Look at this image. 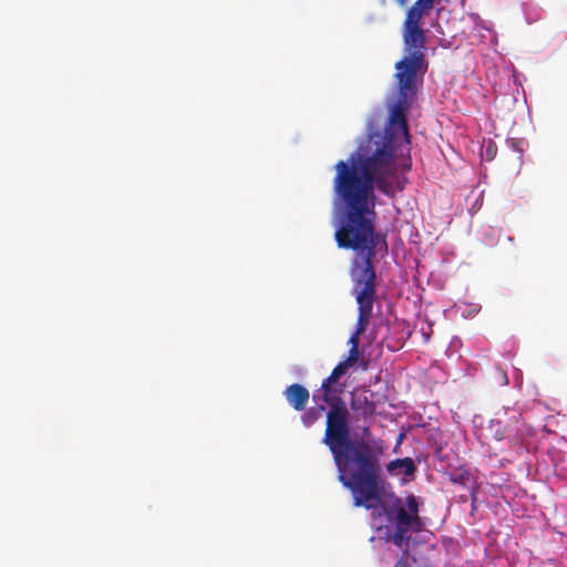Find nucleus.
Listing matches in <instances>:
<instances>
[{
  "mask_svg": "<svg viewBox=\"0 0 567 567\" xmlns=\"http://www.w3.org/2000/svg\"><path fill=\"white\" fill-rule=\"evenodd\" d=\"M395 70L398 96L384 132L370 130L358 150L334 165L333 192L377 198L378 189L394 196L395 187L390 181L395 175L394 153L399 148L410 152L406 113L416 93L417 76L427 71L425 54H405L395 63Z\"/></svg>",
  "mask_w": 567,
  "mask_h": 567,
  "instance_id": "f257e3e1",
  "label": "nucleus"
},
{
  "mask_svg": "<svg viewBox=\"0 0 567 567\" xmlns=\"http://www.w3.org/2000/svg\"><path fill=\"white\" fill-rule=\"evenodd\" d=\"M346 383L322 381V401L329 406L322 443L329 449L338 472V481L353 495L357 507L371 509L380 501L382 478V441L370 444L352 440L349 410L342 399Z\"/></svg>",
  "mask_w": 567,
  "mask_h": 567,
  "instance_id": "f03ea898",
  "label": "nucleus"
},
{
  "mask_svg": "<svg viewBox=\"0 0 567 567\" xmlns=\"http://www.w3.org/2000/svg\"><path fill=\"white\" fill-rule=\"evenodd\" d=\"M333 199L341 212L334 233L338 247L362 254V259L355 260L351 272L352 293L359 310L354 332L361 334L369 326L377 293L373 267L379 239L375 231L377 198L333 192Z\"/></svg>",
  "mask_w": 567,
  "mask_h": 567,
  "instance_id": "7ed1b4c3",
  "label": "nucleus"
},
{
  "mask_svg": "<svg viewBox=\"0 0 567 567\" xmlns=\"http://www.w3.org/2000/svg\"><path fill=\"white\" fill-rule=\"evenodd\" d=\"M419 506L417 498L411 494L405 502L393 496L389 504L383 506V511L388 519L395 523V526L419 527L421 523Z\"/></svg>",
  "mask_w": 567,
  "mask_h": 567,
  "instance_id": "20e7f679",
  "label": "nucleus"
},
{
  "mask_svg": "<svg viewBox=\"0 0 567 567\" xmlns=\"http://www.w3.org/2000/svg\"><path fill=\"white\" fill-rule=\"evenodd\" d=\"M403 42L406 54H424L425 32L421 25L403 24Z\"/></svg>",
  "mask_w": 567,
  "mask_h": 567,
  "instance_id": "39448f33",
  "label": "nucleus"
},
{
  "mask_svg": "<svg viewBox=\"0 0 567 567\" xmlns=\"http://www.w3.org/2000/svg\"><path fill=\"white\" fill-rule=\"evenodd\" d=\"M284 395L296 411H303L309 402L310 393L306 386L293 383L286 388Z\"/></svg>",
  "mask_w": 567,
  "mask_h": 567,
  "instance_id": "423d86ee",
  "label": "nucleus"
},
{
  "mask_svg": "<svg viewBox=\"0 0 567 567\" xmlns=\"http://www.w3.org/2000/svg\"><path fill=\"white\" fill-rule=\"evenodd\" d=\"M351 409L363 419L371 417L375 414V404L367 395V391L351 392Z\"/></svg>",
  "mask_w": 567,
  "mask_h": 567,
  "instance_id": "0eeeda50",
  "label": "nucleus"
},
{
  "mask_svg": "<svg viewBox=\"0 0 567 567\" xmlns=\"http://www.w3.org/2000/svg\"><path fill=\"white\" fill-rule=\"evenodd\" d=\"M434 6V0H417L408 10L403 24L421 25L424 14Z\"/></svg>",
  "mask_w": 567,
  "mask_h": 567,
  "instance_id": "6e6552de",
  "label": "nucleus"
},
{
  "mask_svg": "<svg viewBox=\"0 0 567 567\" xmlns=\"http://www.w3.org/2000/svg\"><path fill=\"white\" fill-rule=\"evenodd\" d=\"M386 470L389 473H395L396 470H401L404 473V475L412 476L416 471V466L411 457H404L389 462L386 465Z\"/></svg>",
  "mask_w": 567,
  "mask_h": 567,
  "instance_id": "1a4fd4ad",
  "label": "nucleus"
},
{
  "mask_svg": "<svg viewBox=\"0 0 567 567\" xmlns=\"http://www.w3.org/2000/svg\"><path fill=\"white\" fill-rule=\"evenodd\" d=\"M324 406L310 408L301 415V421L305 426H311L320 417V411H323Z\"/></svg>",
  "mask_w": 567,
  "mask_h": 567,
  "instance_id": "9d476101",
  "label": "nucleus"
},
{
  "mask_svg": "<svg viewBox=\"0 0 567 567\" xmlns=\"http://www.w3.org/2000/svg\"><path fill=\"white\" fill-rule=\"evenodd\" d=\"M412 527L406 526H395L394 533L392 535V542L396 546H402L403 542L409 539V533Z\"/></svg>",
  "mask_w": 567,
  "mask_h": 567,
  "instance_id": "9b49d317",
  "label": "nucleus"
},
{
  "mask_svg": "<svg viewBox=\"0 0 567 567\" xmlns=\"http://www.w3.org/2000/svg\"><path fill=\"white\" fill-rule=\"evenodd\" d=\"M349 369L342 363L339 362L333 370L331 371L330 375L327 377L323 381H330V382H340V378L347 373Z\"/></svg>",
  "mask_w": 567,
  "mask_h": 567,
  "instance_id": "f8f14e48",
  "label": "nucleus"
},
{
  "mask_svg": "<svg viewBox=\"0 0 567 567\" xmlns=\"http://www.w3.org/2000/svg\"><path fill=\"white\" fill-rule=\"evenodd\" d=\"M359 348H350L349 355L341 362L350 369L359 361Z\"/></svg>",
  "mask_w": 567,
  "mask_h": 567,
  "instance_id": "ddd939ff",
  "label": "nucleus"
},
{
  "mask_svg": "<svg viewBox=\"0 0 567 567\" xmlns=\"http://www.w3.org/2000/svg\"><path fill=\"white\" fill-rule=\"evenodd\" d=\"M470 472L467 471H460L458 473H453L451 476V481L453 483L466 485V482L470 480Z\"/></svg>",
  "mask_w": 567,
  "mask_h": 567,
  "instance_id": "4468645a",
  "label": "nucleus"
},
{
  "mask_svg": "<svg viewBox=\"0 0 567 567\" xmlns=\"http://www.w3.org/2000/svg\"><path fill=\"white\" fill-rule=\"evenodd\" d=\"M359 343H360V334H357L355 332H353L351 334V337L349 338V344L351 346V348H359Z\"/></svg>",
  "mask_w": 567,
  "mask_h": 567,
  "instance_id": "2eb2a0df",
  "label": "nucleus"
},
{
  "mask_svg": "<svg viewBox=\"0 0 567 567\" xmlns=\"http://www.w3.org/2000/svg\"><path fill=\"white\" fill-rule=\"evenodd\" d=\"M394 567H409V564L405 559L400 558L395 564Z\"/></svg>",
  "mask_w": 567,
  "mask_h": 567,
  "instance_id": "dca6fc26",
  "label": "nucleus"
},
{
  "mask_svg": "<svg viewBox=\"0 0 567 567\" xmlns=\"http://www.w3.org/2000/svg\"><path fill=\"white\" fill-rule=\"evenodd\" d=\"M381 2L384 4L385 0H381ZM396 2L400 7H405L408 4L409 0H396Z\"/></svg>",
  "mask_w": 567,
  "mask_h": 567,
  "instance_id": "f3484780",
  "label": "nucleus"
},
{
  "mask_svg": "<svg viewBox=\"0 0 567 567\" xmlns=\"http://www.w3.org/2000/svg\"><path fill=\"white\" fill-rule=\"evenodd\" d=\"M511 144H512V146H513L515 150H517L519 153L522 152V150L517 147V142H516V141H514V140H513V141H511Z\"/></svg>",
  "mask_w": 567,
  "mask_h": 567,
  "instance_id": "a211bd4d",
  "label": "nucleus"
},
{
  "mask_svg": "<svg viewBox=\"0 0 567 567\" xmlns=\"http://www.w3.org/2000/svg\"><path fill=\"white\" fill-rule=\"evenodd\" d=\"M503 378H504V383L507 384L508 383V379H507V375L505 372H503Z\"/></svg>",
  "mask_w": 567,
  "mask_h": 567,
  "instance_id": "6ab92c4d",
  "label": "nucleus"
},
{
  "mask_svg": "<svg viewBox=\"0 0 567 567\" xmlns=\"http://www.w3.org/2000/svg\"><path fill=\"white\" fill-rule=\"evenodd\" d=\"M486 153H487L488 155H489V154H493L492 148H491V147H487Z\"/></svg>",
  "mask_w": 567,
  "mask_h": 567,
  "instance_id": "aec40b11",
  "label": "nucleus"
},
{
  "mask_svg": "<svg viewBox=\"0 0 567 567\" xmlns=\"http://www.w3.org/2000/svg\"><path fill=\"white\" fill-rule=\"evenodd\" d=\"M403 439V434H400V439H399V442H401Z\"/></svg>",
  "mask_w": 567,
  "mask_h": 567,
  "instance_id": "412c9836",
  "label": "nucleus"
}]
</instances>
